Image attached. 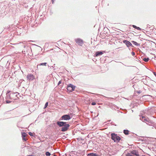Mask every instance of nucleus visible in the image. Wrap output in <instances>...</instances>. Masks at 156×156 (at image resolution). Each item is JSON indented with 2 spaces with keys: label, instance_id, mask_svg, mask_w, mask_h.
Returning <instances> with one entry per match:
<instances>
[{
  "label": "nucleus",
  "instance_id": "nucleus-1",
  "mask_svg": "<svg viewBox=\"0 0 156 156\" xmlns=\"http://www.w3.org/2000/svg\"><path fill=\"white\" fill-rule=\"evenodd\" d=\"M10 92V91H8L7 93H6V99H14V96H16L17 94H18L17 92L13 93H11L10 94H9V93Z\"/></svg>",
  "mask_w": 156,
  "mask_h": 156
},
{
  "label": "nucleus",
  "instance_id": "nucleus-21",
  "mask_svg": "<svg viewBox=\"0 0 156 156\" xmlns=\"http://www.w3.org/2000/svg\"><path fill=\"white\" fill-rule=\"evenodd\" d=\"M148 148L151 150H152V151H154L155 149V148L154 147H148Z\"/></svg>",
  "mask_w": 156,
  "mask_h": 156
},
{
  "label": "nucleus",
  "instance_id": "nucleus-15",
  "mask_svg": "<svg viewBox=\"0 0 156 156\" xmlns=\"http://www.w3.org/2000/svg\"><path fill=\"white\" fill-rule=\"evenodd\" d=\"M129 131L128 130L125 129L123 130V133L126 135H127L129 134Z\"/></svg>",
  "mask_w": 156,
  "mask_h": 156
},
{
  "label": "nucleus",
  "instance_id": "nucleus-29",
  "mask_svg": "<svg viewBox=\"0 0 156 156\" xmlns=\"http://www.w3.org/2000/svg\"><path fill=\"white\" fill-rule=\"evenodd\" d=\"M61 83V81H59V82H58V85H59Z\"/></svg>",
  "mask_w": 156,
  "mask_h": 156
},
{
  "label": "nucleus",
  "instance_id": "nucleus-25",
  "mask_svg": "<svg viewBox=\"0 0 156 156\" xmlns=\"http://www.w3.org/2000/svg\"><path fill=\"white\" fill-rule=\"evenodd\" d=\"M131 54L133 56H134L135 55V53L134 52H132Z\"/></svg>",
  "mask_w": 156,
  "mask_h": 156
},
{
  "label": "nucleus",
  "instance_id": "nucleus-6",
  "mask_svg": "<svg viewBox=\"0 0 156 156\" xmlns=\"http://www.w3.org/2000/svg\"><path fill=\"white\" fill-rule=\"evenodd\" d=\"M123 42L128 47H129L130 46L133 47L132 44L130 43V42L126 40H124L123 41Z\"/></svg>",
  "mask_w": 156,
  "mask_h": 156
},
{
  "label": "nucleus",
  "instance_id": "nucleus-17",
  "mask_svg": "<svg viewBox=\"0 0 156 156\" xmlns=\"http://www.w3.org/2000/svg\"><path fill=\"white\" fill-rule=\"evenodd\" d=\"M133 27L134 28H135L137 30H141V29L139 27H136V26H135V25H133Z\"/></svg>",
  "mask_w": 156,
  "mask_h": 156
},
{
  "label": "nucleus",
  "instance_id": "nucleus-18",
  "mask_svg": "<svg viewBox=\"0 0 156 156\" xmlns=\"http://www.w3.org/2000/svg\"><path fill=\"white\" fill-rule=\"evenodd\" d=\"M87 156H97V155L96 154L91 153L88 154Z\"/></svg>",
  "mask_w": 156,
  "mask_h": 156
},
{
  "label": "nucleus",
  "instance_id": "nucleus-26",
  "mask_svg": "<svg viewBox=\"0 0 156 156\" xmlns=\"http://www.w3.org/2000/svg\"><path fill=\"white\" fill-rule=\"evenodd\" d=\"M29 134L30 136H33V133L31 132H29Z\"/></svg>",
  "mask_w": 156,
  "mask_h": 156
},
{
  "label": "nucleus",
  "instance_id": "nucleus-22",
  "mask_svg": "<svg viewBox=\"0 0 156 156\" xmlns=\"http://www.w3.org/2000/svg\"><path fill=\"white\" fill-rule=\"evenodd\" d=\"M149 59L148 58H144L143 60L145 62H147L149 61Z\"/></svg>",
  "mask_w": 156,
  "mask_h": 156
},
{
  "label": "nucleus",
  "instance_id": "nucleus-2",
  "mask_svg": "<svg viewBox=\"0 0 156 156\" xmlns=\"http://www.w3.org/2000/svg\"><path fill=\"white\" fill-rule=\"evenodd\" d=\"M112 139L115 142H118L121 140V138L117 134L115 133H112L111 134Z\"/></svg>",
  "mask_w": 156,
  "mask_h": 156
},
{
  "label": "nucleus",
  "instance_id": "nucleus-39",
  "mask_svg": "<svg viewBox=\"0 0 156 156\" xmlns=\"http://www.w3.org/2000/svg\"><path fill=\"white\" fill-rule=\"evenodd\" d=\"M97 147V148L98 149V147Z\"/></svg>",
  "mask_w": 156,
  "mask_h": 156
},
{
  "label": "nucleus",
  "instance_id": "nucleus-30",
  "mask_svg": "<svg viewBox=\"0 0 156 156\" xmlns=\"http://www.w3.org/2000/svg\"><path fill=\"white\" fill-rule=\"evenodd\" d=\"M147 110H145V111H144V113H145V114H147V113H146V112H147Z\"/></svg>",
  "mask_w": 156,
  "mask_h": 156
},
{
  "label": "nucleus",
  "instance_id": "nucleus-10",
  "mask_svg": "<svg viewBox=\"0 0 156 156\" xmlns=\"http://www.w3.org/2000/svg\"><path fill=\"white\" fill-rule=\"evenodd\" d=\"M103 53V52L101 51H99L96 52L95 54H94V56L95 57H97L101 55Z\"/></svg>",
  "mask_w": 156,
  "mask_h": 156
},
{
  "label": "nucleus",
  "instance_id": "nucleus-5",
  "mask_svg": "<svg viewBox=\"0 0 156 156\" xmlns=\"http://www.w3.org/2000/svg\"><path fill=\"white\" fill-rule=\"evenodd\" d=\"M76 86H75L71 84H69V93L74 90Z\"/></svg>",
  "mask_w": 156,
  "mask_h": 156
},
{
  "label": "nucleus",
  "instance_id": "nucleus-16",
  "mask_svg": "<svg viewBox=\"0 0 156 156\" xmlns=\"http://www.w3.org/2000/svg\"><path fill=\"white\" fill-rule=\"evenodd\" d=\"M132 42L133 43V44H134L135 45L137 46L140 45V44H139L134 41H132Z\"/></svg>",
  "mask_w": 156,
  "mask_h": 156
},
{
  "label": "nucleus",
  "instance_id": "nucleus-28",
  "mask_svg": "<svg viewBox=\"0 0 156 156\" xmlns=\"http://www.w3.org/2000/svg\"><path fill=\"white\" fill-rule=\"evenodd\" d=\"M136 92L138 94H139L141 93V91L140 90H139L138 91H137Z\"/></svg>",
  "mask_w": 156,
  "mask_h": 156
},
{
  "label": "nucleus",
  "instance_id": "nucleus-9",
  "mask_svg": "<svg viewBox=\"0 0 156 156\" xmlns=\"http://www.w3.org/2000/svg\"><path fill=\"white\" fill-rule=\"evenodd\" d=\"M131 153L132 154L135 155V156H139L138 152L137 151L133 150L131 151Z\"/></svg>",
  "mask_w": 156,
  "mask_h": 156
},
{
  "label": "nucleus",
  "instance_id": "nucleus-35",
  "mask_svg": "<svg viewBox=\"0 0 156 156\" xmlns=\"http://www.w3.org/2000/svg\"><path fill=\"white\" fill-rule=\"evenodd\" d=\"M70 119H71V117H70V116L69 115V120Z\"/></svg>",
  "mask_w": 156,
  "mask_h": 156
},
{
  "label": "nucleus",
  "instance_id": "nucleus-27",
  "mask_svg": "<svg viewBox=\"0 0 156 156\" xmlns=\"http://www.w3.org/2000/svg\"><path fill=\"white\" fill-rule=\"evenodd\" d=\"M11 101H9V100H6V103H9L10 102H11Z\"/></svg>",
  "mask_w": 156,
  "mask_h": 156
},
{
  "label": "nucleus",
  "instance_id": "nucleus-7",
  "mask_svg": "<svg viewBox=\"0 0 156 156\" xmlns=\"http://www.w3.org/2000/svg\"><path fill=\"white\" fill-rule=\"evenodd\" d=\"M66 122L58 121L57 122V124L60 127H62L66 125Z\"/></svg>",
  "mask_w": 156,
  "mask_h": 156
},
{
  "label": "nucleus",
  "instance_id": "nucleus-31",
  "mask_svg": "<svg viewBox=\"0 0 156 156\" xmlns=\"http://www.w3.org/2000/svg\"><path fill=\"white\" fill-rule=\"evenodd\" d=\"M153 73L154 74L155 76L156 77V73L155 72H153Z\"/></svg>",
  "mask_w": 156,
  "mask_h": 156
},
{
  "label": "nucleus",
  "instance_id": "nucleus-33",
  "mask_svg": "<svg viewBox=\"0 0 156 156\" xmlns=\"http://www.w3.org/2000/svg\"><path fill=\"white\" fill-rule=\"evenodd\" d=\"M151 83H154V82H154V81H153L151 80Z\"/></svg>",
  "mask_w": 156,
  "mask_h": 156
},
{
  "label": "nucleus",
  "instance_id": "nucleus-24",
  "mask_svg": "<svg viewBox=\"0 0 156 156\" xmlns=\"http://www.w3.org/2000/svg\"><path fill=\"white\" fill-rule=\"evenodd\" d=\"M96 105V103L95 102H92L91 103V105Z\"/></svg>",
  "mask_w": 156,
  "mask_h": 156
},
{
  "label": "nucleus",
  "instance_id": "nucleus-23",
  "mask_svg": "<svg viewBox=\"0 0 156 156\" xmlns=\"http://www.w3.org/2000/svg\"><path fill=\"white\" fill-rule=\"evenodd\" d=\"M48 102H47L45 104V105L44 107V108H46L48 106Z\"/></svg>",
  "mask_w": 156,
  "mask_h": 156
},
{
  "label": "nucleus",
  "instance_id": "nucleus-4",
  "mask_svg": "<svg viewBox=\"0 0 156 156\" xmlns=\"http://www.w3.org/2000/svg\"><path fill=\"white\" fill-rule=\"evenodd\" d=\"M27 79L29 81L33 80L35 79V76L32 74H29L27 76Z\"/></svg>",
  "mask_w": 156,
  "mask_h": 156
},
{
  "label": "nucleus",
  "instance_id": "nucleus-38",
  "mask_svg": "<svg viewBox=\"0 0 156 156\" xmlns=\"http://www.w3.org/2000/svg\"><path fill=\"white\" fill-rule=\"evenodd\" d=\"M85 144H83V145H84V146H85Z\"/></svg>",
  "mask_w": 156,
  "mask_h": 156
},
{
  "label": "nucleus",
  "instance_id": "nucleus-14",
  "mask_svg": "<svg viewBox=\"0 0 156 156\" xmlns=\"http://www.w3.org/2000/svg\"><path fill=\"white\" fill-rule=\"evenodd\" d=\"M147 124L149 126H153L154 123L151 120H149L147 122Z\"/></svg>",
  "mask_w": 156,
  "mask_h": 156
},
{
  "label": "nucleus",
  "instance_id": "nucleus-11",
  "mask_svg": "<svg viewBox=\"0 0 156 156\" xmlns=\"http://www.w3.org/2000/svg\"><path fill=\"white\" fill-rule=\"evenodd\" d=\"M68 128V124H66L62 128L61 130L62 131H65L67 130Z\"/></svg>",
  "mask_w": 156,
  "mask_h": 156
},
{
  "label": "nucleus",
  "instance_id": "nucleus-12",
  "mask_svg": "<svg viewBox=\"0 0 156 156\" xmlns=\"http://www.w3.org/2000/svg\"><path fill=\"white\" fill-rule=\"evenodd\" d=\"M66 120L68 119V115H66L62 116L60 119V120Z\"/></svg>",
  "mask_w": 156,
  "mask_h": 156
},
{
  "label": "nucleus",
  "instance_id": "nucleus-36",
  "mask_svg": "<svg viewBox=\"0 0 156 156\" xmlns=\"http://www.w3.org/2000/svg\"><path fill=\"white\" fill-rule=\"evenodd\" d=\"M51 1L52 2V3H53L54 2V0H51Z\"/></svg>",
  "mask_w": 156,
  "mask_h": 156
},
{
  "label": "nucleus",
  "instance_id": "nucleus-3",
  "mask_svg": "<svg viewBox=\"0 0 156 156\" xmlns=\"http://www.w3.org/2000/svg\"><path fill=\"white\" fill-rule=\"evenodd\" d=\"M75 41L77 44L80 46H82L83 44V40L80 38H76L75 39Z\"/></svg>",
  "mask_w": 156,
  "mask_h": 156
},
{
  "label": "nucleus",
  "instance_id": "nucleus-19",
  "mask_svg": "<svg viewBox=\"0 0 156 156\" xmlns=\"http://www.w3.org/2000/svg\"><path fill=\"white\" fill-rule=\"evenodd\" d=\"M46 64H47V63L46 62H44V63H41L40 64H39L37 66V67H38V66H46Z\"/></svg>",
  "mask_w": 156,
  "mask_h": 156
},
{
  "label": "nucleus",
  "instance_id": "nucleus-37",
  "mask_svg": "<svg viewBox=\"0 0 156 156\" xmlns=\"http://www.w3.org/2000/svg\"><path fill=\"white\" fill-rule=\"evenodd\" d=\"M49 149V148H47V151H48V150H48V149Z\"/></svg>",
  "mask_w": 156,
  "mask_h": 156
},
{
  "label": "nucleus",
  "instance_id": "nucleus-13",
  "mask_svg": "<svg viewBox=\"0 0 156 156\" xmlns=\"http://www.w3.org/2000/svg\"><path fill=\"white\" fill-rule=\"evenodd\" d=\"M27 134L25 133H22V136L23 137V139L25 140L26 141V139L25 138V137L26 136Z\"/></svg>",
  "mask_w": 156,
  "mask_h": 156
},
{
  "label": "nucleus",
  "instance_id": "nucleus-40",
  "mask_svg": "<svg viewBox=\"0 0 156 156\" xmlns=\"http://www.w3.org/2000/svg\"><path fill=\"white\" fill-rule=\"evenodd\" d=\"M51 148H52V147H50Z\"/></svg>",
  "mask_w": 156,
  "mask_h": 156
},
{
  "label": "nucleus",
  "instance_id": "nucleus-32",
  "mask_svg": "<svg viewBox=\"0 0 156 156\" xmlns=\"http://www.w3.org/2000/svg\"><path fill=\"white\" fill-rule=\"evenodd\" d=\"M68 89H69V88H68V85H67V87H66V89L68 90Z\"/></svg>",
  "mask_w": 156,
  "mask_h": 156
},
{
  "label": "nucleus",
  "instance_id": "nucleus-20",
  "mask_svg": "<svg viewBox=\"0 0 156 156\" xmlns=\"http://www.w3.org/2000/svg\"><path fill=\"white\" fill-rule=\"evenodd\" d=\"M45 155L46 156H50L51 155V153L48 151H46L45 152Z\"/></svg>",
  "mask_w": 156,
  "mask_h": 156
},
{
  "label": "nucleus",
  "instance_id": "nucleus-34",
  "mask_svg": "<svg viewBox=\"0 0 156 156\" xmlns=\"http://www.w3.org/2000/svg\"><path fill=\"white\" fill-rule=\"evenodd\" d=\"M149 120H150V119H149L148 120H147V121H146L145 123H146L147 124V122H148V121H149Z\"/></svg>",
  "mask_w": 156,
  "mask_h": 156
},
{
  "label": "nucleus",
  "instance_id": "nucleus-8",
  "mask_svg": "<svg viewBox=\"0 0 156 156\" xmlns=\"http://www.w3.org/2000/svg\"><path fill=\"white\" fill-rule=\"evenodd\" d=\"M140 119L143 122H145L147 120H148L149 119L148 118H146L145 116L142 115L141 116H140Z\"/></svg>",
  "mask_w": 156,
  "mask_h": 156
}]
</instances>
